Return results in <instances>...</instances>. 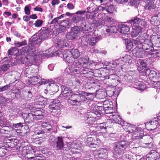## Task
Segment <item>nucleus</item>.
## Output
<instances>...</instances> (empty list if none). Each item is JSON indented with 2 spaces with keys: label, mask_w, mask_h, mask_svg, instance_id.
Segmentation results:
<instances>
[{
  "label": "nucleus",
  "mask_w": 160,
  "mask_h": 160,
  "mask_svg": "<svg viewBox=\"0 0 160 160\" xmlns=\"http://www.w3.org/2000/svg\"><path fill=\"white\" fill-rule=\"evenodd\" d=\"M50 31L49 29H44L33 35L31 39L32 44H38L42 41L48 39L50 33Z\"/></svg>",
  "instance_id": "obj_1"
},
{
  "label": "nucleus",
  "mask_w": 160,
  "mask_h": 160,
  "mask_svg": "<svg viewBox=\"0 0 160 160\" xmlns=\"http://www.w3.org/2000/svg\"><path fill=\"white\" fill-rule=\"evenodd\" d=\"M91 93H90L83 92L82 94H74L68 98V102L72 105H75L78 104L83 103L87 99L86 96H88Z\"/></svg>",
  "instance_id": "obj_2"
},
{
  "label": "nucleus",
  "mask_w": 160,
  "mask_h": 160,
  "mask_svg": "<svg viewBox=\"0 0 160 160\" xmlns=\"http://www.w3.org/2000/svg\"><path fill=\"white\" fill-rule=\"evenodd\" d=\"M42 53L39 54V55H35L34 57L30 55H28L23 58L22 62L24 63L27 65H29L31 63H33L36 65H38L41 62V58L43 56H45L46 54L43 53L42 56Z\"/></svg>",
  "instance_id": "obj_3"
},
{
  "label": "nucleus",
  "mask_w": 160,
  "mask_h": 160,
  "mask_svg": "<svg viewBox=\"0 0 160 160\" xmlns=\"http://www.w3.org/2000/svg\"><path fill=\"white\" fill-rule=\"evenodd\" d=\"M128 142L126 141H121L113 147L114 150L113 157L116 158H118L122 156L124 151L127 147Z\"/></svg>",
  "instance_id": "obj_4"
},
{
  "label": "nucleus",
  "mask_w": 160,
  "mask_h": 160,
  "mask_svg": "<svg viewBox=\"0 0 160 160\" xmlns=\"http://www.w3.org/2000/svg\"><path fill=\"white\" fill-rule=\"evenodd\" d=\"M144 127V124L140 125L137 127H135L136 130H134L132 132H129L132 133V138L135 140L134 143L135 142L139 143L141 139L143 138V134L142 132H143Z\"/></svg>",
  "instance_id": "obj_5"
},
{
  "label": "nucleus",
  "mask_w": 160,
  "mask_h": 160,
  "mask_svg": "<svg viewBox=\"0 0 160 160\" xmlns=\"http://www.w3.org/2000/svg\"><path fill=\"white\" fill-rule=\"evenodd\" d=\"M98 40V38L92 37L90 35L87 34L84 35L82 38L81 43L84 46L87 45L89 43L90 45L94 46Z\"/></svg>",
  "instance_id": "obj_6"
},
{
  "label": "nucleus",
  "mask_w": 160,
  "mask_h": 160,
  "mask_svg": "<svg viewBox=\"0 0 160 160\" xmlns=\"http://www.w3.org/2000/svg\"><path fill=\"white\" fill-rule=\"evenodd\" d=\"M79 31V28L77 26L72 28L70 32L66 34V38L68 39L72 40L75 39L77 38Z\"/></svg>",
  "instance_id": "obj_7"
},
{
  "label": "nucleus",
  "mask_w": 160,
  "mask_h": 160,
  "mask_svg": "<svg viewBox=\"0 0 160 160\" xmlns=\"http://www.w3.org/2000/svg\"><path fill=\"white\" fill-rule=\"evenodd\" d=\"M143 142H141L142 141L140 142L138 145H136L137 147H142L144 148H150L152 146L151 142L152 141V138L149 135L143 136Z\"/></svg>",
  "instance_id": "obj_8"
},
{
  "label": "nucleus",
  "mask_w": 160,
  "mask_h": 160,
  "mask_svg": "<svg viewBox=\"0 0 160 160\" xmlns=\"http://www.w3.org/2000/svg\"><path fill=\"white\" fill-rule=\"evenodd\" d=\"M70 152L72 154L78 153L82 150V145L81 143H77L76 142L72 143L70 146L68 147Z\"/></svg>",
  "instance_id": "obj_9"
},
{
  "label": "nucleus",
  "mask_w": 160,
  "mask_h": 160,
  "mask_svg": "<svg viewBox=\"0 0 160 160\" xmlns=\"http://www.w3.org/2000/svg\"><path fill=\"white\" fill-rule=\"evenodd\" d=\"M38 123H39V125H41L42 127L47 130L49 132H55L57 131L56 128H52L50 121L47 120L44 122L40 121Z\"/></svg>",
  "instance_id": "obj_10"
},
{
  "label": "nucleus",
  "mask_w": 160,
  "mask_h": 160,
  "mask_svg": "<svg viewBox=\"0 0 160 160\" xmlns=\"http://www.w3.org/2000/svg\"><path fill=\"white\" fill-rule=\"evenodd\" d=\"M118 124H120L124 129H127V132H132L134 130H136L135 126L133 125L128 123L122 119V121L119 122Z\"/></svg>",
  "instance_id": "obj_11"
},
{
  "label": "nucleus",
  "mask_w": 160,
  "mask_h": 160,
  "mask_svg": "<svg viewBox=\"0 0 160 160\" xmlns=\"http://www.w3.org/2000/svg\"><path fill=\"white\" fill-rule=\"evenodd\" d=\"M133 55L137 58H143L145 56V52L141 48L136 46L132 50Z\"/></svg>",
  "instance_id": "obj_12"
},
{
  "label": "nucleus",
  "mask_w": 160,
  "mask_h": 160,
  "mask_svg": "<svg viewBox=\"0 0 160 160\" xmlns=\"http://www.w3.org/2000/svg\"><path fill=\"white\" fill-rule=\"evenodd\" d=\"M53 147H56L57 149H61L64 146V143L62 137H58L52 143Z\"/></svg>",
  "instance_id": "obj_13"
},
{
  "label": "nucleus",
  "mask_w": 160,
  "mask_h": 160,
  "mask_svg": "<svg viewBox=\"0 0 160 160\" xmlns=\"http://www.w3.org/2000/svg\"><path fill=\"white\" fill-rule=\"evenodd\" d=\"M158 122L157 120L152 121L146 123L144 127L148 131H152L155 129L158 125Z\"/></svg>",
  "instance_id": "obj_14"
},
{
  "label": "nucleus",
  "mask_w": 160,
  "mask_h": 160,
  "mask_svg": "<svg viewBox=\"0 0 160 160\" xmlns=\"http://www.w3.org/2000/svg\"><path fill=\"white\" fill-rule=\"evenodd\" d=\"M117 61L122 64L130 65L132 62V57L130 55H126L122 59H118Z\"/></svg>",
  "instance_id": "obj_15"
},
{
  "label": "nucleus",
  "mask_w": 160,
  "mask_h": 160,
  "mask_svg": "<svg viewBox=\"0 0 160 160\" xmlns=\"http://www.w3.org/2000/svg\"><path fill=\"white\" fill-rule=\"evenodd\" d=\"M22 154L24 157H25L26 158L28 159L29 158L28 156L26 155L30 154L31 153H33L35 152V151L31 147H25L23 148L22 150L21 151Z\"/></svg>",
  "instance_id": "obj_16"
},
{
  "label": "nucleus",
  "mask_w": 160,
  "mask_h": 160,
  "mask_svg": "<svg viewBox=\"0 0 160 160\" xmlns=\"http://www.w3.org/2000/svg\"><path fill=\"white\" fill-rule=\"evenodd\" d=\"M85 121L88 124H92L96 120L95 114L92 112H88L85 117Z\"/></svg>",
  "instance_id": "obj_17"
},
{
  "label": "nucleus",
  "mask_w": 160,
  "mask_h": 160,
  "mask_svg": "<svg viewBox=\"0 0 160 160\" xmlns=\"http://www.w3.org/2000/svg\"><path fill=\"white\" fill-rule=\"evenodd\" d=\"M138 15L132 18L130 20L128 21V23L131 25V26H139V23L142 21V19Z\"/></svg>",
  "instance_id": "obj_18"
},
{
  "label": "nucleus",
  "mask_w": 160,
  "mask_h": 160,
  "mask_svg": "<svg viewBox=\"0 0 160 160\" xmlns=\"http://www.w3.org/2000/svg\"><path fill=\"white\" fill-rule=\"evenodd\" d=\"M35 51V49L33 47H24L20 49L21 54L22 55H25L26 53L31 54Z\"/></svg>",
  "instance_id": "obj_19"
},
{
  "label": "nucleus",
  "mask_w": 160,
  "mask_h": 160,
  "mask_svg": "<svg viewBox=\"0 0 160 160\" xmlns=\"http://www.w3.org/2000/svg\"><path fill=\"white\" fill-rule=\"evenodd\" d=\"M144 2L145 5L144 7L146 10H151L155 8L156 7L153 0H144Z\"/></svg>",
  "instance_id": "obj_20"
},
{
  "label": "nucleus",
  "mask_w": 160,
  "mask_h": 160,
  "mask_svg": "<svg viewBox=\"0 0 160 160\" xmlns=\"http://www.w3.org/2000/svg\"><path fill=\"white\" fill-rule=\"evenodd\" d=\"M70 51H68L66 53L63 54V58L66 61L70 63H74V58L71 56Z\"/></svg>",
  "instance_id": "obj_21"
},
{
  "label": "nucleus",
  "mask_w": 160,
  "mask_h": 160,
  "mask_svg": "<svg viewBox=\"0 0 160 160\" xmlns=\"http://www.w3.org/2000/svg\"><path fill=\"white\" fill-rule=\"evenodd\" d=\"M104 31H106L109 34L117 32L118 31L117 27L115 26H104Z\"/></svg>",
  "instance_id": "obj_22"
},
{
  "label": "nucleus",
  "mask_w": 160,
  "mask_h": 160,
  "mask_svg": "<svg viewBox=\"0 0 160 160\" xmlns=\"http://www.w3.org/2000/svg\"><path fill=\"white\" fill-rule=\"evenodd\" d=\"M72 64L67 68L68 73H72L76 72L78 71H80V67L76 65V62L75 63V64H74V63Z\"/></svg>",
  "instance_id": "obj_23"
},
{
  "label": "nucleus",
  "mask_w": 160,
  "mask_h": 160,
  "mask_svg": "<svg viewBox=\"0 0 160 160\" xmlns=\"http://www.w3.org/2000/svg\"><path fill=\"white\" fill-rule=\"evenodd\" d=\"M132 27V30L131 32V35L132 37H136L139 33L141 32L142 29L139 26Z\"/></svg>",
  "instance_id": "obj_24"
},
{
  "label": "nucleus",
  "mask_w": 160,
  "mask_h": 160,
  "mask_svg": "<svg viewBox=\"0 0 160 160\" xmlns=\"http://www.w3.org/2000/svg\"><path fill=\"white\" fill-rule=\"evenodd\" d=\"M41 77L39 75L36 76H33L30 77V80L28 82V84L30 85H35L38 83L39 81L40 80Z\"/></svg>",
  "instance_id": "obj_25"
},
{
  "label": "nucleus",
  "mask_w": 160,
  "mask_h": 160,
  "mask_svg": "<svg viewBox=\"0 0 160 160\" xmlns=\"http://www.w3.org/2000/svg\"><path fill=\"white\" fill-rule=\"evenodd\" d=\"M33 113L34 116L36 118V120L42 119L45 114L44 110L43 109L37 110Z\"/></svg>",
  "instance_id": "obj_26"
},
{
  "label": "nucleus",
  "mask_w": 160,
  "mask_h": 160,
  "mask_svg": "<svg viewBox=\"0 0 160 160\" xmlns=\"http://www.w3.org/2000/svg\"><path fill=\"white\" fill-rule=\"evenodd\" d=\"M103 109L102 107H99L98 106H95L94 108L93 109V113L95 114V117L96 115L98 117H100L102 113V110Z\"/></svg>",
  "instance_id": "obj_27"
},
{
  "label": "nucleus",
  "mask_w": 160,
  "mask_h": 160,
  "mask_svg": "<svg viewBox=\"0 0 160 160\" xmlns=\"http://www.w3.org/2000/svg\"><path fill=\"white\" fill-rule=\"evenodd\" d=\"M120 32L122 34H126L130 31V28L127 25L121 24L119 26Z\"/></svg>",
  "instance_id": "obj_28"
},
{
  "label": "nucleus",
  "mask_w": 160,
  "mask_h": 160,
  "mask_svg": "<svg viewBox=\"0 0 160 160\" xmlns=\"http://www.w3.org/2000/svg\"><path fill=\"white\" fill-rule=\"evenodd\" d=\"M110 119H112L116 123L118 124L119 122L122 121V118H121L118 115V113L114 112V114L112 115H110L109 116Z\"/></svg>",
  "instance_id": "obj_29"
},
{
  "label": "nucleus",
  "mask_w": 160,
  "mask_h": 160,
  "mask_svg": "<svg viewBox=\"0 0 160 160\" xmlns=\"http://www.w3.org/2000/svg\"><path fill=\"white\" fill-rule=\"evenodd\" d=\"M36 120V118L33 115V113H29L26 115V122H31Z\"/></svg>",
  "instance_id": "obj_30"
},
{
  "label": "nucleus",
  "mask_w": 160,
  "mask_h": 160,
  "mask_svg": "<svg viewBox=\"0 0 160 160\" xmlns=\"http://www.w3.org/2000/svg\"><path fill=\"white\" fill-rule=\"evenodd\" d=\"M89 58L88 57L80 58L78 62H76V65L78 66L80 68L82 64L89 62Z\"/></svg>",
  "instance_id": "obj_31"
},
{
  "label": "nucleus",
  "mask_w": 160,
  "mask_h": 160,
  "mask_svg": "<svg viewBox=\"0 0 160 160\" xmlns=\"http://www.w3.org/2000/svg\"><path fill=\"white\" fill-rule=\"evenodd\" d=\"M136 88L139 90L143 91L146 88V86L143 82L138 81L135 82Z\"/></svg>",
  "instance_id": "obj_32"
},
{
  "label": "nucleus",
  "mask_w": 160,
  "mask_h": 160,
  "mask_svg": "<svg viewBox=\"0 0 160 160\" xmlns=\"http://www.w3.org/2000/svg\"><path fill=\"white\" fill-rule=\"evenodd\" d=\"M91 63H90L89 62L86 63L82 64L81 68H80V71H86L85 73H87L88 71V70L90 67V66Z\"/></svg>",
  "instance_id": "obj_33"
},
{
  "label": "nucleus",
  "mask_w": 160,
  "mask_h": 160,
  "mask_svg": "<svg viewBox=\"0 0 160 160\" xmlns=\"http://www.w3.org/2000/svg\"><path fill=\"white\" fill-rule=\"evenodd\" d=\"M37 102H38V104L41 105H47L48 103V101L47 99L42 97H39L37 99Z\"/></svg>",
  "instance_id": "obj_34"
},
{
  "label": "nucleus",
  "mask_w": 160,
  "mask_h": 160,
  "mask_svg": "<svg viewBox=\"0 0 160 160\" xmlns=\"http://www.w3.org/2000/svg\"><path fill=\"white\" fill-rule=\"evenodd\" d=\"M148 35L146 33H144L139 37L140 40L142 43L150 42V40L148 39Z\"/></svg>",
  "instance_id": "obj_35"
},
{
  "label": "nucleus",
  "mask_w": 160,
  "mask_h": 160,
  "mask_svg": "<svg viewBox=\"0 0 160 160\" xmlns=\"http://www.w3.org/2000/svg\"><path fill=\"white\" fill-rule=\"evenodd\" d=\"M70 51L72 56L74 58V60L78 58L79 56V52L78 49H73Z\"/></svg>",
  "instance_id": "obj_36"
},
{
  "label": "nucleus",
  "mask_w": 160,
  "mask_h": 160,
  "mask_svg": "<svg viewBox=\"0 0 160 160\" xmlns=\"http://www.w3.org/2000/svg\"><path fill=\"white\" fill-rule=\"evenodd\" d=\"M113 107L112 103L108 100H106L104 101L103 102V110L106 108H109L110 107Z\"/></svg>",
  "instance_id": "obj_37"
},
{
  "label": "nucleus",
  "mask_w": 160,
  "mask_h": 160,
  "mask_svg": "<svg viewBox=\"0 0 160 160\" xmlns=\"http://www.w3.org/2000/svg\"><path fill=\"white\" fill-rule=\"evenodd\" d=\"M60 105L59 101L57 99H54L50 103L48 108L49 109H51L56 106H59Z\"/></svg>",
  "instance_id": "obj_38"
},
{
  "label": "nucleus",
  "mask_w": 160,
  "mask_h": 160,
  "mask_svg": "<svg viewBox=\"0 0 160 160\" xmlns=\"http://www.w3.org/2000/svg\"><path fill=\"white\" fill-rule=\"evenodd\" d=\"M99 157L105 159L108 154L107 150L105 148L101 149L100 152L98 153Z\"/></svg>",
  "instance_id": "obj_39"
},
{
  "label": "nucleus",
  "mask_w": 160,
  "mask_h": 160,
  "mask_svg": "<svg viewBox=\"0 0 160 160\" xmlns=\"http://www.w3.org/2000/svg\"><path fill=\"white\" fill-rule=\"evenodd\" d=\"M150 157L153 159L157 160L159 158L160 152L159 153L156 151H152L150 153Z\"/></svg>",
  "instance_id": "obj_40"
},
{
  "label": "nucleus",
  "mask_w": 160,
  "mask_h": 160,
  "mask_svg": "<svg viewBox=\"0 0 160 160\" xmlns=\"http://www.w3.org/2000/svg\"><path fill=\"white\" fill-rule=\"evenodd\" d=\"M150 22L151 24L154 26H157L159 24L158 16H154L152 17Z\"/></svg>",
  "instance_id": "obj_41"
},
{
  "label": "nucleus",
  "mask_w": 160,
  "mask_h": 160,
  "mask_svg": "<svg viewBox=\"0 0 160 160\" xmlns=\"http://www.w3.org/2000/svg\"><path fill=\"white\" fill-rule=\"evenodd\" d=\"M9 123L7 122L5 118H2L0 119V126L2 127H8Z\"/></svg>",
  "instance_id": "obj_42"
},
{
  "label": "nucleus",
  "mask_w": 160,
  "mask_h": 160,
  "mask_svg": "<svg viewBox=\"0 0 160 160\" xmlns=\"http://www.w3.org/2000/svg\"><path fill=\"white\" fill-rule=\"evenodd\" d=\"M27 44V41L26 40H24L22 42H19L17 41H15L14 44L16 48L20 47L22 46L26 45Z\"/></svg>",
  "instance_id": "obj_43"
},
{
  "label": "nucleus",
  "mask_w": 160,
  "mask_h": 160,
  "mask_svg": "<svg viewBox=\"0 0 160 160\" xmlns=\"http://www.w3.org/2000/svg\"><path fill=\"white\" fill-rule=\"evenodd\" d=\"M145 61V60L143 59H139L137 61V64H138L137 66L138 67V71H141V68L139 67V65H140L143 68H145L146 66V64Z\"/></svg>",
  "instance_id": "obj_44"
},
{
  "label": "nucleus",
  "mask_w": 160,
  "mask_h": 160,
  "mask_svg": "<svg viewBox=\"0 0 160 160\" xmlns=\"http://www.w3.org/2000/svg\"><path fill=\"white\" fill-rule=\"evenodd\" d=\"M33 66L34 67H33L32 69L31 68L30 69L31 71L30 72V74L32 76H36V75H37V74L39 71V69L37 66H35L34 65Z\"/></svg>",
  "instance_id": "obj_45"
},
{
  "label": "nucleus",
  "mask_w": 160,
  "mask_h": 160,
  "mask_svg": "<svg viewBox=\"0 0 160 160\" xmlns=\"http://www.w3.org/2000/svg\"><path fill=\"white\" fill-rule=\"evenodd\" d=\"M132 42L135 45H137V46L139 47V48H141V46L142 44V42H141V40L139 39H136V40H133Z\"/></svg>",
  "instance_id": "obj_46"
},
{
  "label": "nucleus",
  "mask_w": 160,
  "mask_h": 160,
  "mask_svg": "<svg viewBox=\"0 0 160 160\" xmlns=\"http://www.w3.org/2000/svg\"><path fill=\"white\" fill-rule=\"evenodd\" d=\"M17 51L18 52L17 48L16 47H12L8 51V55H13L14 54V52L15 51Z\"/></svg>",
  "instance_id": "obj_47"
},
{
  "label": "nucleus",
  "mask_w": 160,
  "mask_h": 160,
  "mask_svg": "<svg viewBox=\"0 0 160 160\" xmlns=\"http://www.w3.org/2000/svg\"><path fill=\"white\" fill-rule=\"evenodd\" d=\"M10 65L8 64H4L0 66V69L3 72H6L9 69Z\"/></svg>",
  "instance_id": "obj_48"
},
{
  "label": "nucleus",
  "mask_w": 160,
  "mask_h": 160,
  "mask_svg": "<svg viewBox=\"0 0 160 160\" xmlns=\"http://www.w3.org/2000/svg\"><path fill=\"white\" fill-rule=\"evenodd\" d=\"M113 107H110L109 108H106L105 109L103 110L105 112L108 114L112 115L114 114V110L112 108Z\"/></svg>",
  "instance_id": "obj_49"
},
{
  "label": "nucleus",
  "mask_w": 160,
  "mask_h": 160,
  "mask_svg": "<svg viewBox=\"0 0 160 160\" xmlns=\"http://www.w3.org/2000/svg\"><path fill=\"white\" fill-rule=\"evenodd\" d=\"M150 77H152L153 79H154V78H156L157 77H160V74L159 73H157L154 71H151L149 74Z\"/></svg>",
  "instance_id": "obj_50"
},
{
  "label": "nucleus",
  "mask_w": 160,
  "mask_h": 160,
  "mask_svg": "<svg viewBox=\"0 0 160 160\" xmlns=\"http://www.w3.org/2000/svg\"><path fill=\"white\" fill-rule=\"evenodd\" d=\"M105 18L104 20L105 21L108 22L109 23L113 22L114 23L115 21L112 17L108 15L105 16L104 14Z\"/></svg>",
  "instance_id": "obj_51"
},
{
  "label": "nucleus",
  "mask_w": 160,
  "mask_h": 160,
  "mask_svg": "<svg viewBox=\"0 0 160 160\" xmlns=\"http://www.w3.org/2000/svg\"><path fill=\"white\" fill-rule=\"evenodd\" d=\"M31 8V7L29 5L26 6L24 8L25 13L28 15H30Z\"/></svg>",
  "instance_id": "obj_52"
},
{
  "label": "nucleus",
  "mask_w": 160,
  "mask_h": 160,
  "mask_svg": "<svg viewBox=\"0 0 160 160\" xmlns=\"http://www.w3.org/2000/svg\"><path fill=\"white\" fill-rule=\"evenodd\" d=\"M82 18L79 16H75L72 18V20L74 23L79 22L82 19Z\"/></svg>",
  "instance_id": "obj_53"
},
{
  "label": "nucleus",
  "mask_w": 160,
  "mask_h": 160,
  "mask_svg": "<svg viewBox=\"0 0 160 160\" xmlns=\"http://www.w3.org/2000/svg\"><path fill=\"white\" fill-rule=\"evenodd\" d=\"M26 124L25 123L19 122L18 123L14 124L13 125V127L15 128H21L25 126Z\"/></svg>",
  "instance_id": "obj_54"
},
{
  "label": "nucleus",
  "mask_w": 160,
  "mask_h": 160,
  "mask_svg": "<svg viewBox=\"0 0 160 160\" xmlns=\"http://www.w3.org/2000/svg\"><path fill=\"white\" fill-rule=\"evenodd\" d=\"M61 24L62 26H63L66 28L70 26L71 22L68 20H64L61 22Z\"/></svg>",
  "instance_id": "obj_55"
},
{
  "label": "nucleus",
  "mask_w": 160,
  "mask_h": 160,
  "mask_svg": "<svg viewBox=\"0 0 160 160\" xmlns=\"http://www.w3.org/2000/svg\"><path fill=\"white\" fill-rule=\"evenodd\" d=\"M116 10L114 6L110 5L106 9V11L107 12L110 13H112Z\"/></svg>",
  "instance_id": "obj_56"
},
{
  "label": "nucleus",
  "mask_w": 160,
  "mask_h": 160,
  "mask_svg": "<svg viewBox=\"0 0 160 160\" xmlns=\"http://www.w3.org/2000/svg\"><path fill=\"white\" fill-rule=\"evenodd\" d=\"M141 48H142L144 51L145 50H148L151 48L150 46L148 44H147L146 43H144L142 44L141 46Z\"/></svg>",
  "instance_id": "obj_57"
},
{
  "label": "nucleus",
  "mask_w": 160,
  "mask_h": 160,
  "mask_svg": "<svg viewBox=\"0 0 160 160\" xmlns=\"http://www.w3.org/2000/svg\"><path fill=\"white\" fill-rule=\"evenodd\" d=\"M43 23V21L42 20H38L33 24L36 27H41Z\"/></svg>",
  "instance_id": "obj_58"
},
{
  "label": "nucleus",
  "mask_w": 160,
  "mask_h": 160,
  "mask_svg": "<svg viewBox=\"0 0 160 160\" xmlns=\"http://www.w3.org/2000/svg\"><path fill=\"white\" fill-rule=\"evenodd\" d=\"M130 4L132 6H136L140 3L139 0H131Z\"/></svg>",
  "instance_id": "obj_59"
},
{
  "label": "nucleus",
  "mask_w": 160,
  "mask_h": 160,
  "mask_svg": "<svg viewBox=\"0 0 160 160\" xmlns=\"http://www.w3.org/2000/svg\"><path fill=\"white\" fill-rule=\"evenodd\" d=\"M133 43L132 42H129L128 43L127 45L126 46L127 49L128 50H131L132 49L133 47Z\"/></svg>",
  "instance_id": "obj_60"
},
{
  "label": "nucleus",
  "mask_w": 160,
  "mask_h": 160,
  "mask_svg": "<svg viewBox=\"0 0 160 160\" xmlns=\"http://www.w3.org/2000/svg\"><path fill=\"white\" fill-rule=\"evenodd\" d=\"M117 67V63L113 62L112 63H110L109 67H107V68L113 69L114 68Z\"/></svg>",
  "instance_id": "obj_61"
},
{
  "label": "nucleus",
  "mask_w": 160,
  "mask_h": 160,
  "mask_svg": "<svg viewBox=\"0 0 160 160\" xmlns=\"http://www.w3.org/2000/svg\"><path fill=\"white\" fill-rule=\"evenodd\" d=\"M82 30L85 31H89L92 29V28L89 26V25L87 24L82 26Z\"/></svg>",
  "instance_id": "obj_62"
},
{
  "label": "nucleus",
  "mask_w": 160,
  "mask_h": 160,
  "mask_svg": "<svg viewBox=\"0 0 160 160\" xmlns=\"http://www.w3.org/2000/svg\"><path fill=\"white\" fill-rule=\"evenodd\" d=\"M49 82V80H46L44 79H41L40 81H39V82L38 83L41 85L42 84H45L47 83H48Z\"/></svg>",
  "instance_id": "obj_63"
},
{
  "label": "nucleus",
  "mask_w": 160,
  "mask_h": 160,
  "mask_svg": "<svg viewBox=\"0 0 160 160\" xmlns=\"http://www.w3.org/2000/svg\"><path fill=\"white\" fill-rule=\"evenodd\" d=\"M6 150L3 148H0V157H2L4 156L6 152Z\"/></svg>",
  "instance_id": "obj_64"
}]
</instances>
